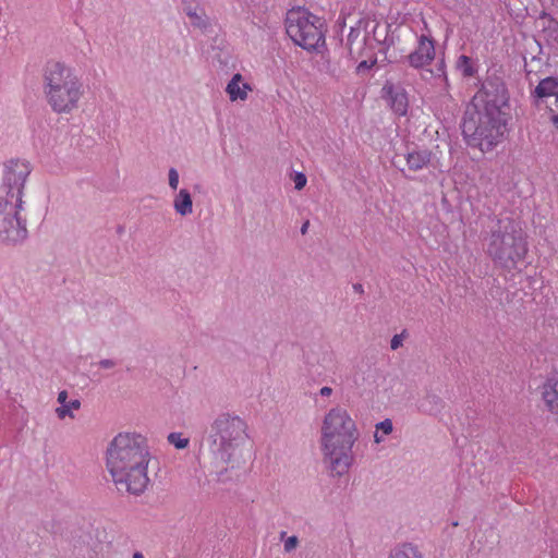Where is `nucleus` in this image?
<instances>
[{
    "label": "nucleus",
    "instance_id": "4",
    "mask_svg": "<svg viewBox=\"0 0 558 558\" xmlns=\"http://www.w3.org/2000/svg\"><path fill=\"white\" fill-rule=\"evenodd\" d=\"M47 105L57 114H71L76 111L84 96V87L76 71L63 63H51L43 83Z\"/></svg>",
    "mask_w": 558,
    "mask_h": 558
},
{
    "label": "nucleus",
    "instance_id": "6",
    "mask_svg": "<svg viewBox=\"0 0 558 558\" xmlns=\"http://www.w3.org/2000/svg\"><path fill=\"white\" fill-rule=\"evenodd\" d=\"M381 31L374 22L361 20L351 27L348 35L350 56L357 62L356 71L364 73L377 63L378 52L387 53L384 44L376 36Z\"/></svg>",
    "mask_w": 558,
    "mask_h": 558
},
{
    "label": "nucleus",
    "instance_id": "11",
    "mask_svg": "<svg viewBox=\"0 0 558 558\" xmlns=\"http://www.w3.org/2000/svg\"><path fill=\"white\" fill-rule=\"evenodd\" d=\"M225 93L228 100L233 105L247 102L254 93L252 78L240 72L233 73L226 82Z\"/></svg>",
    "mask_w": 558,
    "mask_h": 558
},
{
    "label": "nucleus",
    "instance_id": "29",
    "mask_svg": "<svg viewBox=\"0 0 558 558\" xmlns=\"http://www.w3.org/2000/svg\"><path fill=\"white\" fill-rule=\"evenodd\" d=\"M550 122L558 130V113H555L550 117Z\"/></svg>",
    "mask_w": 558,
    "mask_h": 558
},
{
    "label": "nucleus",
    "instance_id": "19",
    "mask_svg": "<svg viewBox=\"0 0 558 558\" xmlns=\"http://www.w3.org/2000/svg\"><path fill=\"white\" fill-rule=\"evenodd\" d=\"M557 86L558 80L554 77H546L538 83L534 90V94L538 98L553 97Z\"/></svg>",
    "mask_w": 558,
    "mask_h": 558
},
{
    "label": "nucleus",
    "instance_id": "1",
    "mask_svg": "<svg viewBox=\"0 0 558 558\" xmlns=\"http://www.w3.org/2000/svg\"><path fill=\"white\" fill-rule=\"evenodd\" d=\"M508 95L499 82L486 81L474 95L462 122L466 145L482 153L492 151L506 133Z\"/></svg>",
    "mask_w": 558,
    "mask_h": 558
},
{
    "label": "nucleus",
    "instance_id": "12",
    "mask_svg": "<svg viewBox=\"0 0 558 558\" xmlns=\"http://www.w3.org/2000/svg\"><path fill=\"white\" fill-rule=\"evenodd\" d=\"M435 58V47L432 39L421 36L416 49L409 56V63L416 69L428 65Z\"/></svg>",
    "mask_w": 558,
    "mask_h": 558
},
{
    "label": "nucleus",
    "instance_id": "3",
    "mask_svg": "<svg viewBox=\"0 0 558 558\" xmlns=\"http://www.w3.org/2000/svg\"><path fill=\"white\" fill-rule=\"evenodd\" d=\"M319 446L323 460L333 476L349 472L354 462L353 447L359 428L351 413L343 407L330 408L322 417Z\"/></svg>",
    "mask_w": 558,
    "mask_h": 558
},
{
    "label": "nucleus",
    "instance_id": "21",
    "mask_svg": "<svg viewBox=\"0 0 558 558\" xmlns=\"http://www.w3.org/2000/svg\"><path fill=\"white\" fill-rule=\"evenodd\" d=\"M393 430L392 421L390 418H386L381 422H378L375 425L374 433V441L376 444H381L385 441L386 437L390 435Z\"/></svg>",
    "mask_w": 558,
    "mask_h": 558
},
{
    "label": "nucleus",
    "instance_id": "2",
    "mask_svg": "<svg viewBox=\"0 0 558 558\" xmlns=\"http://www.w3.org/2000/svg\"><path fill=\"white\" fill-rule=\"evenodd\" d=\"M106 466L116 485L140 495L149 484L150 452L146 438L136 432H120L108 444Z\"/></svg>",
    "mask_w": 558,
    "mask_h": 558
},
{
    "label": "nucleus",
    "instance_id": "14",
    "mask_svg": "<svg viewBox=\"0 0 558 558\" xmlns=\"http://www.w3.org/2000/svg\"><path fill=\"white\" fill-rule=\"evenodd\" d=\"M172 208L179 217H189L194 213L192 193L186 187H181L172 196Z\"/></svg>",
    "mask_w": 558,
    "mask_h": 558
},
{
    "label": "nucleus",
    "instance_id": "26",
    "mask_svg": "<svg viewBox=\"0 0 558 558\" xmlns=\"http://www.w3.org/2000/svg\"><path fill=\"white\" fill-rule=\"evenodd\" d=\"M294 187L296 190H302L307 182L306 175L302 172H296L293 177Z\"/></svg>",
    "mask_w": 558,
    "mask_h": 558
},
{
    "label": "nucleus",
    "instance_id": "15",
    "mask_svg": "<svg viewBox=\"0 0 558 558\" xmlns=\"http://www.w3.org/2000/svg\"><path fill=\"white\" fill-rule=\"evenodd\" d=\"M183 12L192 26L205 28L208 25L206 12L197 1L183 0Z\"/></svg>",
    "mask_w": 558,
    "mask_h": 558
},
{
    "label": "nucleus",
    "instance_id": "20",
    "mask_svg": "<svg viewBox=\"0 0 558 558\" xmlns=\"http://www.w3.org/2000/svg\"><path fill=\"white\" fill-rule=\"evenodd\" d=\"M429 161V155L425 151H412L407 156V163L411 170H420Z\"/></svg>",
    "mask_w": 558,
    "mask_h": 558
},
{
    "label": "nucleus",
    "instance_id": "7",
    "mask_svg": "<svg viewBox=\"0 0 558 558\" xmlns=\"http://www.w3.org/2000/svg\"><path fill=\"white\" fill-rule=\"evenodd\" d=\"M289 38L307 51H319L325 47V33L320 20L304 8H293L286 16Z\"/></svg>",
    "mask_w": 558,
    "mask_h": 558
},
{
    "label": "nucleus",
    "instance_id": "30",
    "mask_svg": "<svg viewBox=\"0 0 558 558\" xmlns=\"http://www.w3.org/2000/svg\"><path fill=\"white\" fill-rule=\"evenodd\" d=\"M400 344V340L398 339V337H393V339L391 340V348L392 349H397Z\"/></svg>",
    "mask_w": 558,
    "mask_h": 558
},
{
    "label": "nucleus",
    "instance_id": "13",
    "mask_svg": "<svg viewBox=\"0 0 558 558\" xmlns=\"http://www.w3.org/2000/svg\"><path fill=\"white\" fill-rule=\"evenodd\" d=\"M58 407L56 408V415L59 420H73L75 413L81 408V401L75 397H70L68 391L62 390L57 397Z\"/></svg>",
    "mask_w": 558,
    "mask_h": 558
},
{
    "label": "nucleus",
    "instance_id": "18",
    "mask_svg": "<svg viewBox=\"0 0 558 558\" xmlns=\"http://www.w3.org/2000/svg\"><path fill=\"white\" fill-rule=\"evenodd\" d=\"M388 558H424V556L415 545L405 543L392 548Z\"/></svg>",
    "mask_w": 558,
    "mask_h": 558
},
{
    "label": "nucleus",
    "instance_id": "24",
    "mask_svg": "<svg viewBox=\"0 0 558 558\" xmlns=\"http://www.w3.org/2000/svg\"><path fill=\"white\" fill-rule=\"evenodd\" d=\"M458 66L462 71L464 75H472L473 69L471 65V60L466 56H461L458 60Z\"/></svg>",
    "mask_w": 558,
    "mask_h": 558
},
{
    "label": "nucleus",
    "instance_id": "27",
    "mask_svg": "<svg viewBox=\"0 0 558 558\" xmlns=\"http://www.w3.org/2000/svg\"><path fill=\"white\" fill-rule=\"evenodd\" d=\"M114 365H116L114 361L110 360V359H104V360L99 361V366L105 369H110V368L114 367Z\"/></svg>",
    "mask_w": 558,
    "mask_h": 558
},
{
    "label": "nucleus",
    "instance_id": "17",
    "mask_svg": "<svg viewBox=\"0 0 558 558\" xmlns=\"http://www.w3.org/2000/svg\"><path fill=\"white\" fill-rule=\"evenodd\" d=\"M389 104L391 109L398 116H404L408 112V96L402 89L389 88Z\"/></svg>",
    "mask_w": 558,
    "mask_h": 558
},
{
    "label": "nucleus",
    "instance_id": "8",
    "mask_svg": "<svg viewBox=\"0 0 558 558\" xmlns=\"http://www.w3.org/2000/svg\"><path fill=\"white\" fill-rule=\"evenodd\" d=\"M487 252L494 259L505 265L523 259L527 246L522 230L512 222L504 223L492 233Z\"/></svg>",
    "mask_w": 558,
    "mask_h": 558
},
{
    "label": "nucleus",
    "instance_id": "23",
    "mask_svg": "<svg viewBox=\"0 0 558 558\" xmlns=\"http://www.w3.org/2000/svg\"><path fill=\"white\" fill-rule=\"evenodd\" d=\"M168 185L173 192L179 191L180 186V173L177 168L171 167L168 170Z\"/></svg>",
    "mask_w": 558,
    "mask_h": 558
},
{
    "label": "nucleus",
    "instance_id": "10",
    "mask_svg": "<svg viewBox=\"0 0 558 558\" xmlns=\"http://www.w3.org/2000/svg\"><path fill=\"white\" fill-rule=\"evenodd\" d=\"M22 209L0 207V241L15 243L26 236Z\"/></svg>",
    "mask_w": 558,
    "mask_h": 558
},
{
    "label": "nucleus",
    "instance_id": "9",
    "mask_svg": "<svg viewBox=\"0 0 558 558\" xmlns=\"http://www.w3.org/2000/svg\"><path fill=\"white\" fill-rule=\"evenodd\" d=\"M32 172L29 162L12 159L4 163L0 184V207L24 209L27 179Z\"/></svg>",
    "mask_w": 558,
    "mask_h": 558
},
{
    "label": "nucleus",
    "instance_id": "22",
    "mask_svg": "<svg viewBox=\"0 0 558 558\" xmlns=\"http://www.w3.org/2000/svg\"><path fill=\"white\" fill-rule=\"evenodd\" d=\"M168 441L175 448V449H185L189 446V438L184 437L181 433H170L168 435Z\"/></svg>",
    "mask_w": 558,
    "mask_h": 558
},
{
    "label": "nucleus",
    "instance_id": "25",
    "mask_svg": "<svg viewBox=\"0 0 558 558\" xmlns=\"http://www.w3.org/2000/svg\"><path fill=\"white\" fill-rule=\"evenodd\" d=\"M298 544H299L298 537L292 535V536L287 537L283 541V548L287 553H290L296 548Z\"/></svg>",
    "mask_w": 558,
    "mask_h": 558
},
{
    "label": "nucleus",
    "instance_id": "28",
    "mask_svg": "<svg viewBox=\"0 0 558 558\" xmlns=\"http://www.w3.org/2000/svg\"><path fill=\"white\" fill-rule=\"evenodd\" d=\"M319 395L322 397H330L332 395V388L328 386L322 387L319 390Z\"/></svg>",
    "mask_w": 558,
    "mask_h": 558
},
{
    "label": "nucleus",
    "instance_id": "16",
    "mask_svg": "<svg viewBox=\"0 0 558 558\" xmlns=\"http://www.w3.org/2000/svg\"><path fill=\"white\" fill-rule=\"evenodd\" d=\"M542 397L547 408L558 414V374L546 379L542 388Z\"/></svg>",
    "mask_w": 558,
    "mask_h": 558
},
{
    "label": "nucleus",
    "instance_id": "5",
    "mask_svg": "<svg viewBox=\"0 0 558 558\" xmlns=\"http://www.w3.org/2000/svg\"><path fill=\"white\" fill-rule=\"evenodd\" d=\"M210 438L220 459L226 462H240L250 449L247 425L239 415L223 413L216 417Z\"/></svg>",
    "mask_w": 558,
    "mask_h": 558
}]
</instances>
